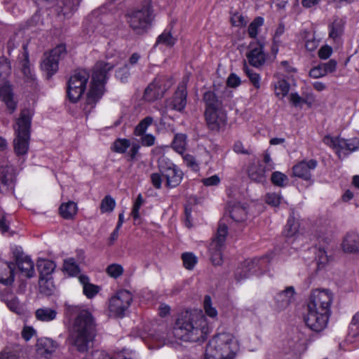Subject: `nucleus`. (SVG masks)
I'll return each mask as SVG.
<instances>
[{
  "label": "nucleus",
  "instance_id": "338daca9",
  "mask_svg": "<svg viewBox=\"0 0 359 359\" xmlns=\"http://www.w3.org/2000/svg\"><path fill=\"white\" fill-rule=\"evenodd\" d=\"M332 48L330 46L325 44L319 49L318 57L321 60H327L332 55Z\"/></svg>",
  "mask_w": 359,
  "mask_h": 359
},
{
  "label": "nucleus",
  "instance_id": "20e7f679",
  "mask_svg": "<svg viewBox=\"0 0 359 359\" xmlns=\"http://www.w3.org/2000/svg\"><path fill=\"white\" fill-rule=\"evenodd\" d=\"M239 350V344L233 334L222 332L216 334L206 347L207 355L222 359H233Z\"/></svg>",
  "mask_w": 359,
  "mask_h": 359
},
{
  "label": "nucleus",
  "instance_id": "69168bd1",
  "mask_svg": "<svg viewBox=\"0 0 359 359\" xmlns=\"http://www.w3.org/2000/svg\"><path fill=\"white\" fill-rule=\"evenodd\" d=\"M226 83L229 88H235L241 85V79L236 74L231 73L227 78Z\"/></svg>",
  "mask_w": 359,
  "mask_h": 359
},
{
  "label": "nucleus",
  "instance_id": "7ed1b4c3",
  "mask_svg": "<svg viewBox=\"0 0 359 359\" xmlns=\"http://www.w3.org/2000/svg\"><path fill=\"white\" fill-rule=\"evenodd\" d=\"M95 336V325L91 313L86 310L80 311L69 334L70 343L78 351L86 352Z\"/></svg>",
  "mask_w": 359,
  "mask_h": 359
},
{
  "label": "nucleus",
  "instance_id": "c9c22d12",
  "mask_svg": "<svg viewBox=\"0 0 359 359\" xmlns=\"http://www.w3.org/2000/svg\"><path fill=\"white\" fill-rule=\"evenodd\" d=\"M57 312L55 309L49 307H42L35 311V317L42 322H50L56 318Z\"/></svg>",
  "mask_w": 359,
  "mask_h": 359
},
{
  "label": "nucleus",
  "instance_id": "393cba45",
  "mask_svg": "<svg viewBox=\"0 0 359 359\" xmlns=\"http://www.w3.org/2000/svg\"><path fill=\"white\" fill-rule=\"evenodd\" d=\"M344 22L337 18L328 25V37L334 43H339L344 33Z\"/></svg>",
  "mask_w": 359,
  "mask_h": 359
},
{
  "label": "nucleus",
  "instance_id": "72a5a7b5",
  "mask_svg": "<svg viewBox=\"0 0 359 359\" xmlns=\"http://www.w3.org/2000/svg\"><path fill=\"white\" fill-rule=\"evenodd\" d=\"M172 80L165 76H157L145 90H168L172 88Z\"/></svg>",
  "mask_w": 359,
  "mask_h": 359
},
{
  "label": "nucleus",
  "instance_id": "6ab92c4d",
  "mask_svg": "<svg viewBox=\"0 0 359 359\" xmlns=\"http://www.w3.org/2000/svg\"><path fill=\"white\" fill-rule=\"evenodd\" d=\"M295 290L294 287L289 286L285 290L278 292L273 298V308L278 311L286 309L294 300Z\"/></svg>",
  "mask_w": 359,
  "mask_h": 359
},
{
  "label": "nucleus",
  "instance_id": "774afa93",
  "mask_svg": "<svg viewBox=\"0 0 359 359\" xmlns=\"http://www.w3.org/2000/svg\"><path fill=\"white\" fill-rule=\"evenodd\" d=\"M129 76V69L128 65L118 69L116 72V77L121 82H126Z\"/></svg>",
  "mask_w": 359,
  "mask_h": 359
},
{
  "label": "nucleus",
  "instance_id": "09e8293b",
  "mask_svg": "<svg viewBox=\"0 0 359 359\" xmlns=\"http://www.w3.org/2000/svg\"><path fill=\"white\" fill-rule=\"evenodd\" d=\"M315 254L318 268H323L329 262L327 251L324 248L319 247L316 248Z\"/></svg>",
  "mask_w": 359,
  "mask_h": 359
},
{
  "label": "nucleus",
  "instance_id": "c03bdc74",
  "mask_svg": "<svg viewBox=\"0 0 359 359\" xmlns=\"http://www.w3.org/2000/svg\"><path fill=\"white\" fill-rule=\"evenodd\" d=\"M203 310L205 313L210 318L215 320L217 318L218 312L215 307L212 306L211 297L206 295L203 300Z\"/></svg>",
  "mask_w": 359,
  "mask_h": 359
},
{
  "label": "nucleus",
  "instance_id": "0eeeda50",
  "mask_svg": "<svg viewBox=\"0 0 359 359\" xmlns=\"http://www.w3.org/2000/svg\"><path fill=\"white\" fill-rule=\"evenodd\" d=\"M126 20L130 28L137 34H142L150 27L153 20V11L150 1L141 7L130 10L126 14Z\"/></svg>",
  "mask_w": 359,
  "mask_h": 359
},
{
  "label": "nucleus",
  "instance_id": "58836bf2",
  "mask_svg": "<svg viewBox=\"0 0 359 359\" xmlns=\"http://www.w3.org/2000/svg\"><path fill=\"white\" fill-rule=\"evenodd\" d=\"M60 214L65 219H72L77 212V205L73 201L62 203L60 207Z\"/></svg>",
  "mask_w": 359,
  "mask_h": 359
},
{
  "label": "nucleus",
  "instance_id": "2eb2a0df",
  "mask_svg": "<svg viewBox=\"0 0 359 359\" xmlns=\"http://www.w3.org/2000/svg\"><path fill=\"white\" fill-rule=\"evenodd\" d=\"M66 54V46L59 44L50 53L44 55L41 62V69L50 77L55 74L58 69L59 61Z\"/></svg>",
  "mask_w": 359,
  "mask_h": 359
},
{
  "label": "nucleus",
  "instance_id": "ddd939ff",
  "mask_svg": "<svg viewBox=\"0 0 359 359\" xmlns=\"http://www.w3.org/2000/svg\"><path fill=\"white\" fill-rule=\"evenodd\" d=\"M333 299L334 295L330 290L316 289L311 292L307 303V307H311L330 314V308Z\"/></svg>",
  "mask_w": 359,
  "mask_h": 359
},
{
  "label": "nucleus",
  "instance_id": "3c124183",
  "mask_svg": "<svg viewBox=\"0 0 359 359\" xmlns=\"http://www.w3.org/2000/svg\"><path fill=\"white\" fill-rule=\"evenodd\" d=\"M39 288L41 292L44 294H51L54 288L53 280L48 278H40Z\"/></svg>",
  "mask_w": 359,
  "mask_h": 359
},
{
  "label": "nucleus",
  "instance_id": "603ef678",
  "mask_svg": "<svg viewBox=\"0 0 359 359\" xmlns=\"http://www.w3.org/2000/svg\"><path fill=\"white\" fill-rule=\"evenodd\" d=\"M271 180L274 185L283 187L287 184L288 178L283 172L276 171L272 173Z\"/></svg>",
  "mask_w": 359,
  "mask_h": 359
},
{
  "label": "nucleus",
  "instance_id": "aec40b11",
  "mask_svg": "<svg viewBox=\"0 0 359 359\" xmlns=\"http://www.w3.org/2000/svg\"><path fill=\"white\" fill-rule=\"evenodd\" d=\"M318 164L315 159L303 160L293 166V175L304 180H310L311 172L317 168Z\"/></svg>",
  "mask_w": 359,
  "mask_h": 359
},
{
  "label": "nucleus",
  "instance_id": "8fccbe9b",
  "mask_svg": "<svg viewBox=\"0 0 359 359\" xmlns=\"http://www.w3.org/2000/svg\"><path fill=\"white\" fill-rule=\"evenodd\" d=\"M243 71L249 78L251 83L255 88H259L260 87V76L259 74L255 72L250 69L248 65L245 62L243 65Z\"/></svg>",
  "mask_w": 359,
  "mask_h": 359
},
{
  "label": "nucleus",
  "instance_id": "052dcab7",
  "mask_svg": "<svg viewBox=\"0 0 359 359\" xmlns=\"http://www.w3.org/2000/svg\"><path fill=\"white\" fill-rule=\"evenodd\" d=\"M11 251L15 259V264L29 257L25 255L22 248L20 246H13L11 248Z\"/></svg>",
  "mask_w": 359,
  "mask_h": 359
},
{
  "label": "nucleus",
  "instance_id": "f704fd0d",
  "mask_svg": "<svg viewBox=\"0 0 359 359\" xmlns=\"http://www.w3.org/2000/svg\"><path fill=\"white\" fill-rule=\"evenodd\" d=\"M0 100L4 102L11 114L15 111L18 104V98L13 91H0Z\"/></svg>",
  "mask_w": 359,
  "mask_h": 359
},
{
  "label": "nucleus",
  "instance_id": "a19ab883",
  "mask_svg": "<svg viewBox=\"0 0 359 359\" xmlns=\"http://www.w3.org/2000/svg\"><path fill=\"white\" fill-rule=\"evenodd\" d=\"M63 269L69 276H76L80 273V268L74 258H69L64 261Z\"/></svg>",
  "mask_w": 359,
  "mask_h": 359
},
{
  "label": "nucleus",
  "instance_id": "f8f14e48",
  "mask_svg": "<svg viewBox=\"0 0 359 359\" xmlns=\"http://www.w3.org/2000/svg\"><path fill=\"white\" fill-rule=\"evenodd\" d=\"M323 141L326 145L335 149L339 158L342 156H346L359 149V139L358 138L346 140L339 137L327 135Z\"/></svg>",
  "mask_w": 359,
  "mask_h": 359
},
{
  "label": "nucleus",
  "instance_id": "bb28decb",
  "mask_svg": "<svg viewBox=\"0 0 359 359\" xmlns=\"http://www.w3.org/2000/svg\"><path fill=\"white\" fill-rule=\"evenodd\" d=\"M11 69V64L7 59L0 57V90H11L12 85L7 79Z\"/></svg>",
  "mask_w": 359,
  "mask_h": 359
},
{
  "label": "nucleus",
  "instance_id": "473e14b6",
  "mask_svg": "<svg viewBox=\"0 0 359 359\" xmlns=\"http://www.w3.org/2000/svg\"><path fill=\"white\" fill-rule=\"evenodd\" d=\"M299 224L294 217H290L285 226L283 233L287 238H294V240L300 238L299 234Z\"/></svg>",
  "mask_w": 359,
  "mask_h": 359
},
{
  "label": "nucleus",
  "instance_id": "de8ad7c7",
  "mask_svg": "<svg viewBox=\"0 0 359 359\" xmlns=\"http://www.w3.org/2000/svg\"><path fill=\"white\" fill-rule=\"evenodd\" d=\"M115 206V200L111 196L107 195L101 201L100 211L102 213L111 212Z\"/></svg>",
  "mask_w": 359,
  "mask_h": 359
},
{
  "label": "nucleus",
  "instance_id": "39448f33",
  "mask_svg": "<svg viewBox=\"0 0 359 359\" xmlns=\"http://www.w3.org/2000/svg\"><path fill=\"white\" fill-rule=\"evenodd\" d=\"M114 17L107 12L105 7L93 11L86 20L87 34L102 35L107 36L113 25Z\"/></svg>",
  "mask_w": 359,
  "mask_h": 359
},
{
  "label": "nucleus",
  "instance_id": "4468645a",
  "mask_svg": "<svg viewBox=\"0 0 359 359\" xmlns=\"http://www.w3.org/2000/svg\"><path fill=\"white\" fill-rule=\"evenodd\" d=\"M232 97L231 91H205L203 96L205 109L231 107Z\"/></svg>",
  "mask_w": 359,
  "mask_h": 359
},
{
  "label": "nucleus",
  "instance_id": "c85d7f7f",
  "mask_svg": "<svg viewBox=\"0 0 359 359\" xmlns=\"http://www.w3.org/2000/svg\"><path fill=\"white\" fill-rule=\"evenodd\" d=\"M229 212L231 218L236 222H243L245 221L247 218V210L246 208L241 205L240 203L229 202Z\"/></svg>",
  "mask_w": 359,
  "mask_h": 359
},
{
  "label": "nucleus",
  "instance_id": "e2e57ef3",
  "mask_svg": "<svg viewBox=\"0 0 359 359\" xmlns=\"http://www.w3.org/2000/svg\"><path fill=\"white\" fill-rule=\"evenodd\" d=\"M281 196L276 193H269L266 196V202L274 207L279 205L281 201Z\"/></svg>",
  "mask_w": 359,
  "mask_h": 359
},
{
  "label": "nucleus",
  "instance_id": "49530a36",
  "mask_svg": "<svg viewBox=\"0 0 359 359\" xmlns=\"http://www.w3.org/2000/svg\"><path fill=\"white\" fill-rule=\"evenodd\" d=\"M264 22V20L263 18L257 17L250 24L248 27V34L251 38L255 39L257 37Z\"/></svg>",
  "mask_w": 359,
  "mask_h": 359
},
{
  "label": "nucleus",
  "instance_id": "b1692460",
  "mask_svg": "<svg viewBox=\"0 0 359 359\" xmlns=\"http://www.w3.org/2000/svg\"><path fill=\"white\" fill-rule=\"evenodd\" d=\"M266 172H269L267 168L260 162L252 163L248 168V177L256 182H264L266 180Z\"/></svg>",
  "mask_w": 359,
  "mask_h": 359
},
{
  "label": "nucleus",
  "instance_id": "37998d69",
  "mask_svg": "<svg viewBox=\"0 0 359 359\" xmlns=\"http://www.w3.org/2000/svg\"><path fill=\"white\" fill-rule=\"evenodd\" d=\"M175 43V39L172 36L170 31L165 30L158 36L156 40V45L165 47H172Z\"/></svg>",
  "mask_w": 359,
  "mask_h": 359
},
{
  "label": "nucleus",
  "instance_id": "a211bd4d",
  "mask_svg": "<svg viewBox=\"0 0 359 359\" xmlns=\"http://www.w3.org/2000/svg\"><path fill=\"white\" fill-rule=\"evenodd\" d=\"M204 116L209 129L218 131L227 123L226 111L223 109H205Z\"/></svg>",
  "mask_w": 359,
  "mask_h": 359
},
{
  "label": "nucleus",
  "instance_id": "2f4dec72",
  "mask_svg": "<svg viewBox=\"0 0 359 359\" xmlns=\"http://www.w3.org/2000/svg\"><path fill=\"white\" fill-rule=\"evenodd\" d=\"M15 265L23 276L30 278L35 275L34 264L30 257L16 263Z\"/></svg>",
  "mask_w": 359,
  "mask_h": 359
},
{
  "label": "nucleus",
  "instance_id": "4c0bfd02",
  "mask_svg": "<svg viewBox=\"0 0 359 359\" xmlns=\"http://www.w3.org/2000/svg\"><path fill=\"white\" fill-rule=\"evenodd\" d=\"M187 91H175L171 100L172 108L179 111H182L187 105Z\"/></svg>",
  "mask_w": 359,
  "mask_h": 359
},
{
  "label": "nucleus",
  "instance_id": "4be33fe9",
  "mask_svg": "<svg viewBox=\"0 0 359 359\" xmlns=\"http://www.w3.org/2000/svg\"><path fill=\"white\" fill-rule=\"evenodd\" d=\"M11 167H0V191L7 194L14 187V174Z\"/></svg>",
  "mask_w": 359,
  "mask_h": 359
},
{
  "label": "nucleus",
  "instance_id": "bf43d9fd",
  "mask_svg": "<svg viewBox=\"0 0 359 359\" xmlns=\"http://www.w3.org/2000/svg\"><path fill=\"white\" fill-rule=\"evenodd\" d=\"M153 339L154 340L156 341L158 343V344L157 345L158 347H160L168 343L173 342L172 339H171L170 337L168 336V334L165 335L164 333H160L158 332H156L153 336Z\"/></svg>",
  "mask_w": 359,
  "mask_h": 359
},
{
  "label": "nucleus",
  "instance_id": "5fc2aeb1",
  "mask_svg": "<svg viewBox=\"0 0 359 359\" xmlns=\"http://www.w3.org/2000/svg\"><path fill=\"white\" fill-rule=\"evenodd\" d=\"M184 266L189 270L194 269L197 263V257L191 252H185L182 255Z\"/></svg>",
  "mask_w": 359,
  "mask_h": 359
},
{
  "label": "nucleus",
  "instance_id": "0e129e2a",
  "mask_svg": "<svg viewBox=\"0 0 359 359\" xmlns=\"http://www.w3.org/2000/svg\"><path fill=\"white\" fill-rule=\"evenodd\" d=\"M184 162L187 164V165L191 168L192 170H196L198 169V165L196 161V158L194 156L185 154H182Z\"/></svg>",
  "mask_w": 359,
  "mask_h": 359
},
{
  "label": "nucleus",
  "instance_id": "1a4fd4ad",
  "mask_svg": "<svg viewBox=\"0 0 359 359\" xmlns=\"http://www.w3.org/2000/svg\"><path fill=\"white\" fill-rule=\"evenodd\" d=\"M133 302L132 294L126 290L118 291L109 299L108 309L110 316L123 318Z\"/></svg>",
  "mask_w": 359,
  "mask_h": 359
},
{
  "label": "nucleus",
  "instance_id": "5701e85b",
  "mask_svg": "<svg viewBox=\"0 0 359 359\" xmlns=\"http://www.w3.org/2000/svg\"><path fill=\"white\" fill-rule=\"evenodd\" d=\"M36 346L39 353L48 358L58 349L59 344L52 339L44 337L38 339Z\"/></svg>",
  "mask_w": 359,
  "mask_h": 359
},
{
  "label": "nucleus",
  "instance_id": "f03ea898",
  "mask_svg": "<svg viewBox=\"0 0 359 359\" xmlns=\"http://www.w3.org/2000/svg\"><path fill=\"white\" fill-rule=\"evenodd\" d=\"M111 62L99 61L92 69L90 81L89 72L84 69L74 71L67 81V90H103L108 80L107 73L114 67Z\"/></svg>",
  "mask_w": 359,
  "mask_h": 359
},
{
  "label": "nucleus",
  "instance_id": "7c9ffc66",
  "mask_svg": "<svg viewBox=\"0 0 359 359\" xmlns=\"http://www.w3.org/2000/svg\"><path fill=\"white\" fill-rule=\"evenodd\" d=\"M79 280L83 287V292L88 299L93 298L100 290L98 285L90 283L89 278L86 275L79 276Z\"/></svg>",
  "mask_w": 359,
  "mask_h": 359
},
{
  "label": "nucleus",
  "instance_id": "4d7b16f0",
  "mask_svg": "<svg viewBox=\"0 0 359 359\" xmlns=\"http://www.w3.org/2000/svg\"><path fill=\"white\" fill-rule=\"evenodd\" d=\"M106 271L110 277L117 278L123 274V268L120 264H112L107 266Z\"/></svg>",
  "mask_w": 359,
  "mask_h": 359
},
{
  "label": "nucleus",
  "instance_id": "f257e3e1",
  "mask_svg": "<svg viewBox=\"0 0 359 359\" xmlns=\"http://www.w3.org/2000/svg\"><path fill=\"white\" fill-rule=\"evenodd\" d=\"M210 332L208 320L201 311H186L176 320L172 334L184 341H203Z\"/></svg>",
  "mask_w": 359,
  "mask_h": 359
},
{
  "label": "nucleus",
  "instance_id": "a878e982",
  "mask_svg": "<svg viewBox=\"0 0 359 359\" xmlns=\"http://www.w3.org/2000/svg\"><path fill=\"white\" fill-rule=\"evenodd\" d=\"M15 264L12 262H0V283L9 285L14 281Z\"/></svg>",
  "mask_w": 359,
  "mask_h": 359
},
{
  "label": "nucleus",
  "instance_id": "9d476101",
  "mask_svg": "<svg viewBox=\"0 0 359 359\" xmlns=\"http://www.w3.org/2000/svg\"><path fill=\"white\" fill-rule=\"evenodd\" d=\"M228 234V227L225 224L219 223L215 237L209 245L210 259L214 265L219 266L223 262L222 251Z\"/></svg>",
  "mask_w": 359,
  "mask_h": 359
},
{
  "label": "nucleus",
  "instance_id": "13d9d810",
  "mask_svg": "<svg viewBox=\"0 0 359 359\" xmlns=\"http://www.w3.org/2000/svg\"><path fill=\"white\" fill-rule=\"evenodd\" d=\"M163 97V91H144L143 98L147 102H154Z\"/></svg>",
  "mask_w": 359,
  "mask_h": 359
},
{
  "label": "nucleus",
  "instance_id": "cd10ccee",
  "mask_svg": "<svg viewBox=\"0 0 359 359\" xmlns=\"http://www.w3.org/2000/svg\"><path fill=\"white\" fill-rule=\"evenodd\" d=\"M273 85L276 90H292L297 87L294 77L278 74L274 77Z\"/></svg>",
  "mask_w": 359,
  "mask_h": 359
},
{
  "label": "nucleus",
  "instance_id": "6e6d98bb",
  "mask_svg": "<svg viewBox=\"0 0 359 359\" xmlns=\"http://www.w3.org/2000/svg\"><path fill=\"white\" fill-rule=\"evenodd\" d=\"M6 303L11 311L18 314H20L23 311V306L17 297H11L6 300Z\"/></svg>",
  "mask_w": 359,
  "mask_h": 359
},
{
  "label": "nucleus",
  "instance_id": "6e6552de",
  "mask_svg": "<svg viewBox=\"0 0 359 359\" xmlns=\"http://www.w3.org/2000/svg\"><path fill=\"white\" fill-rule=\"evenodd\" d=\"M271 255H267L259 258L245 261L236 271L235 277L238 282L249 278L258 271L262 273L271 259Z\"/></svg>",
  "mask_w": 359,
  "mask_h": 359
},
{
  "label": "nucleus",
  "instance_id": "9b49d317",
  "mask_svg": "<svg viewBox=\"0 0 359 359\" xmlns=\"http://www.w3.org/2000/svg\"><path fill=\"white\" fill-rule=\"evenodd\" d=\"M158 165L160 172L165 179L167 187L175 188L181 183L183 172L171 161L162 156L158 161Z\"/></svg>",
  "mask_w": 359,
  "mask_h": 359
},
{
  "label": "nucleus",
  "instance_id": "79ce46f5",
  "mask_svg": "<svg viewBox=\"0 0 359 359\" xmlns=\"http://www.w3.org/2000/svg\"><path fill=\"white\" fill-rule=\"evenodd\" d=\"M290 101L294 107H302L303 104L311 106L313 98L311 95L301 97L297 93H292L290 95Z\"/></svg>",
  "mask_w": 359,
  "mask_h": 359
},
{
  "label": "nucleus",
  "instance_id": "e433bc0d",
  "mask_svg": "<svg viewBox=\"0 0 359 359\" xmlns=\"http://www.w3.org/2000/svg\"><path fill=\"white\" fill-rule=\"evenodd\" d=\"M37 267L40 273V278H46L50 276L56 267L54 262L49 259H41L38 260Z\"/></svg>",
  "mask_w": 359,
  "mask_h": 359
},
{
  "label": "nucleus",
  "instance_id": "412c9836",
  "mask_svg": "<svg viewBox=\"0 0 359 359\" xmlns=\"http://www.w3.org/2000/svg\"><path fill=\"white\" fill-rule=\"evenodd\" d=\"M22 72L25 76V82L27 88H36L38 83L36 80L35 74L29 61L28 54L25 52L22 54V59L20 62Z\"/></svg>",
  "mask_w": 359,
  "mask_h": 359
},
{
  "label": "nucleus",
  "instance_id": "a18cd8bd",
  "mask_svg": "<svg viewBox=\"0 0 359 359\" xmlns=\"http://www.w3.org/2000/svg\"><path fill=\"white\" fill-rule=\"evenodd\" d=\"M154 121L151 116H147L143 118L135 127L134 134L136 136L143 135Z\"/></svg>",
  "mask_w": 359,
  "mask_h": 359
},
{
  "label": "nucleus",
  "instance_id": "c756f323",
  "mask_svg": "<svg viewBox=\"0 0 359 359\" xmlns=\"http://www.w3.org/2000/svg\"><path fill=\"white\" fill-rule=\"evenodd\" d=\"M341 246L345 252L359 251V235L355 233H348L344 238Z\"/></svg>",
  "mask_w": 359,
  "mask_h": 359
},
{
  "label": "nucleus",
  "instance_id": "ea45409f",
  "mask_svg": "<svg viewBox=\"0 0 359 359\" xmlns=\"http://www.w3.org/2000/svg\"><path fill=\"white\" fill-rule=\"evenodd\" d=\"M187 135L183 133H177L174 137L172 142V147L180 154H183L186 150L187 144Z\"/></svg>",
  "mask_w": 359,
  "mask_h": 359
},
{
  "label": "nucleus",
  "instance_id": "f3484780",
  "mask_svg": "<svg viewBox=\"0 0 359 359\" xmlns=\"http://www.w3.org/2000/svg\"><path fill=\"white\" fill-rule=\"evenodd\" d=\"M264 43L262 41H252L249 43L246 57L248 63L255 67L263 66L266 60L267 54L265 53Z\"/></svg>",
  "mask_w": 359,
  "mask_h": 359
},
{
  "label": "nucleus",
  "instance_id": "680f3d73",
  "mask_svg": "<svg viewBox=\"0 0 359 359\" xmlns=\"http://www.w3.org/2000/svg\"><path fill=\"white\" fill-rule=\"evenodd\" d=\"M144 203V199L141 194H139L133 204V210L131 212L132 216L135 219H137L140 217L139 210L141 206Z\"/></svg>",
  "mask_w": 359,
  "mask_h": 359
},
{
  "label": "nucleus",
  "instance_id": "dca6fc26",
  "mask_svg": "<svg viewBox=\"0 0 359 359\" xmlns=\"http://www.w3.org/2000/svg\"><path fill=\"white\" fill-rule=\"evenodd\" d=\"M330 314L307 307V313L304 317V322L308 327L314 332L323 330L328 323Z\"/></svg>",
  "mask_w": 359,
  "mask_h": 359
},
{
  "label": "nucleus",
  "instance_id": "864d4df0",
  "mask_svg": "<svg viewBox=\"0 0 359 359\" xmlns=\"http://www.w3.org/2000/svg\"><path fill=\"white\" fill-rule=\"evenodd\" d=\"M130 146V140L127 139H118L114 144L112 150L116 153L123 154Z\"/></svg>",
  "mask_w": 359,
  "mask_h": 359
},
{
  "label": "nucleus",
  "instance_id": "423d86ee",
  "mask_svg": "<svg viewBox=\"0 0 359 359\" xmlns=\"http://www.w3.org/2000/svg\"><path fill=\"white\" fill-rule=\"evenodd\" d=\"M32 116V111L25 109L22 110L20 116L17 121L14 149L18 156L25 155L28 151Z\"/></svg>",
  "mask_w": 359,
  "mask_h": 359
}]
</instances>
